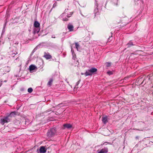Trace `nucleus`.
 <instances>
[{
    "instance_id": "aec40b11",
    "label": "nucleus",
    "mask_w": 153,
    "mask_h": 153,
    "mask_svg": "<svg viewBox=\"0 0 153 153\" xmlns=\"http://www.w3.org/2000/svg\"><path fill=\"white\" fill-rule=\"evenodd\" d=\"M111 36H109V38H108V42H110L112 39V32H111Z\"/></svg>"
},
{
    "instance_id": "c756f323",
    "label": "nucleus",
    "mask_w": 153,
    "mask_h": 153,
    "mask_svg": "<svg viewBox=\"0 0 153 153\" xmlns=\"http://www.w3.org/2000/svg\"><path fill=\"white\" fill-rule=\"evenodd\" d=\"M52 38H55V37L54 36V35H53L52 36Z\"/></svg>"
},
{
    "instance_id": "2f4dec72",
    "label": "nucleus",
    "mask_w": 153,
    "mask_h": 153,
    "mask_svg": "<svg viewBox=\"0 0 153 153\" xmlns=\"http://www.w3.org/2000/svg\"><path fill=\"white\" fill-rule=\"evenodd\" d=\"M56 4V3H55L53 5V7H54V6H55Z\"/></svg>"
},
{
    "instance_id": "39448f33",
    "label": "nucleus",
    "mask_w": 153,
    "mask_h": 153,
    "mask_svg": "<svg viewBox=\"0 0 153 153\" xmlns=\"http://www.w3.org/2000/svg\"><path fill=\"white\" fill-rule=\"evenodd\" d=\"M108 152V149L107 147H104L100 150L97 151V153H107Z\"/></svg>"
},
{
    "instance_id": "0eeeda50",
    "label": "nucleus",
    "mask_w": 153,
    "mask_h": 153,
    "mask_svg": "<svg viewBox=\"0 0 153 153\" xmlns=\"http://www.w3.org/2000/svg\"><path fill=\"white\" fill-rule=\"evenodd\" d=\"M136 45L135 42H133L132 40H130L127 44L126 46L128 48L131 47L132 46L135 45Z\"/></svg>"
},
{
    "instance_id": "6e6552de",
    "label": "nucleus",
    "mask_w": 153,
    "mask_h": 153,
    "mask_svg": "<svg viewBox=\"0 0 153 153\" xmlns=\"http://www.w3.org/2000/svg\"><path fill=\"white\" fill-rule=\"evenodd\" d=\"M39 153H45L46 151V149L44 146H42L40 148Z\"/></svg>"
},
{
    "instance_id": "58836bf2",
    "label": "nucleus",
    "mask_w": 153,
    "mask_h": 153,
    "mask_svg": "<svg viewBox=\"0 0 153 153\" xmlns=\"http://www.w3.org/2000/svg\"><path fill=\"white\" fill-rule=\"evenodd\" d=\"M66 9H65V12H66Z\"/></svg>"
},
{
    "instance_id": "e433bc0d",
    "label": "nucleus",
    "mask_w": 153,
    "mask_h": 153,
    "mask_svg": "<svg viewBox=\"0 0 153 153\" xmlns=\"http://www.w3.org/2000/svg\"><path fill=\"white\" fill-rule=\"evenodd\" d=\"M81 74H82H82H83V73H81Z\"/></svg>"
},
{
    "instance_id": "2eb2a0df",
    "label": "nucleus",
    "mask_w": 153,
    "mask_h": 153,
    "mask_svg": "<svg viewBox=\"0 0 153 153\" xmlns=\"http://www.w3.org/2000/svg\"><path fill=\"white\" fill-rule=\"evenodd\" d=\"M73 13V12H70L69 14H68L67 15H65L66 14H65V13H64L62 14L61 16L62 17H63L65 16H67L68 18H69L72 15Z\"/></svg>"
},
{
    "instance_id": "f8f14e48",
    "label": "nucleus",
    "mask_w": 153,
    "mask_h": 153,
    "mask_svg": "<svg viewBox=\"0 0 153 153\" xmlns=\"http://www.w3.org/2000/svg\"><path fill=\"white\" fill-rule=\"evenodd\" d=\"M40 24L37 21H35L34 24V26L35 27H40Z\"/></svg>"
},
{
    "instance_id": "dca6fc26",
    "label": "nucleus",
    "mask_w": 153,
    "mask_h": 153,
    "mask_svg": "<svg viewBox=\"0 0 153 153\" xmlns=\"http://www.w3.org/2000/svg\"><path fill=\"white\" fill-rule=\"evenodd\" d=\"M53 82V79L52 78H50L49 81L47 85H49V86H51L52 84V83Z\"/></svg>"
},
{
    "instance_id": "412c9836",
    "label": "nucleus",
    "mask_w": 153,
    "mask_h": 153,
    "mask_svg": "<svg viewBox=\"0 0 153 153\" xmlns=\"http://www.w3.org/2000/svg\"><path fill=\"white\" fill-rule=\"evenodd\" d=\"M33 91V89L31 88H28L27 90L28 92L29 93H31Z\"/></svg>"
},
{
    "instance_id": "7c9ffc66",
    "label": "nucleus",
    "mask_w": 153,
    "mask_h": 153,
    "mask_svg": "<svg viewBox=\"0 0 153 153\" xmlns=\"http://www.w3.org/2000/svg\"><path fill=\"white\" fill-rule=\"evenodd\" d=\"M36 50V49L35 48L32 51V52H34Z\"/></svg>"
},
{
    "instance_id": "ddd939ff",
    "label": "nucleus",
    "mask_w": 153,
    "mask_h": 153,
    "mask_svg": "<svg viewBox=\"0 0 153 153\" xmlns=\"http://www.w3.org/2000/svg\"><path fill=\"white\" fill-rule=\"evenodd\" d=\"M16 112L15 111H13L11 112L10 114L7 115L10 118H12V117L14 116L16 114Z\"/></svg>"
},
{
    "instance_id": "cd10ccee",
    "label": "nucleus",
    "mask_w": 153,
    "mask_h": 153,
    "mask_svg": "<svg viewBox=\"0 0 153 153\" xmlns=\"http://www.w3.org/2000/svg\"><path fill=\"white\" fill-rule=\"evenodd\" d=\"M71 52H72V54H74V52L72 48H71Z\"/></svg>"
},
{
    "instance_id": "f704fd0d",
    "label": "nucleus",
    "mask_w": 153,
    "mask_h": 153,
    "mask_svg": "<svg viewBox=\"0 0 153 153\" xmlns=\"http://www.w3.org/2000/svg\"><path fill=\"white\" fill-rule=\"evenodd\" d=\"M126 78H127L125 77L124 79L126 80Z\"/></svg>"
},
{
    "instance_id": "5701e85b",
    "label": "nucleus",
    "mask_w": 153,
    "mask_h": 153,
    "mask_svg": "<svg viewBox=\"0 0 153 153\" xmlns=\"http://www.w3.org/2000/svg\"><path fill=\"white\" fill-rule=\"evenodd\" d=\"M75 46L76 48L78 50V47L79 46V44H78V43H75Z\"/></svg>"
},
{
    "instance_id": "f03ea898",
    "label": "nucleus",
    "mask_w": 153,
    "mask_h": 153,
    "mask_svg": "<svg viewBox=\"0 0 153 153\" xmlns=\"http://www.w3.org/2000/svg\"><path fill=\"white\" fill-rule=\"evenodd\" d=\"M97 71V68L92 67L86 71L85 73V76H91L92 74H95Z\"/></svg>"
},
{
    "instance_id": "c9c22d12",
    "label": "nucleus",
    "mask_w": 153,
    "mask_h": 153,
    "mask_svg": "<svg viewBox=\"0 0 153 153\" xmlns=\"http://www.w3.org/2000/svg\"><path fill=\"white\" fill-rule=\"evenodd\" d=\"M132 54H134L133 53H131V55H132Z\"/></svg>"
},
{
    "instance_id": "4c0bfd02",
    "label": "nucleus",
    "mask_w": 153,
    "mask_h": 153,
    "mask_svg": "<svg viewBox=\"0 0 153 153\" xmlns=\"http://www.w3.org/2000/svg\"><path fill=\"white\" fill-rule=\"evenodd\" d=\"M25 124L26 125V122L25 123Z\"/></svg>"
},
{
    "instance_id": "f3484780",
    "label": "nucleus",
    "mask_w": 153,
    "mask_h": 153,
    "mask_svg": "<svg viewBox=\"0 0 153 153\" xmlns=\"http://www.w3.org/2000/svg\"><path fill=\"white\" fill-rule=\"evenodd\" d=\"M10 70V68L8 66L5 67L4 68V71L6 72H8Z\"/></svg>"
},
{
    "instance_id": "b1692460",
    "label": "nucleus",
    "mask_w": 153,
    "mask_h": 153,
    "mask_svg": "<svg viewBox=\"0 0 153 153\" xmlns=\"http://www.w3.org/2000/svg\"><path fill=\"white\" fill-rule=\"evenodd\" d=\"M73 57L72 58L73 59H74V60H75V59H76V56L75 54H72Z\"/></svg>"
},
{
    "instance_id": "4468645a",
    "label": "nucleus",
    "mask_w": 153,
    "mask_h": 153,
    "mask_svg": "<svg viewBox=\"0 0 153 153\" xmlns=\"http://www.w3.org/2000/svg\"><path fill=\"white\" fill-rule=\"evenodd\" d=\"M63 126L65 128H70L72 127V125L70 124H64L63 125Z\"/></svg>"
},
{
    "instance_id": "c85d7f7f",
    "label": "nucleus",
    "mask_w": 153,
    "mask_h": 153,
    "mask_svg": "<svg viewBox=\"0 0 153 153\" xmlns=\"http://www.w3.org/2000/svg\"><path fill=\"white\" fill-rule=\"evenodd\" d=\"M144 81V80L143 81L141 82V83L140 84L141 85H142L143 84L145 85L146 84V83H143Z\"/></svg>"
},
{
    "instance_id": "f257e3e1",
    "label": "nucleus",
    "mask_w": 153,
    "mask_h": 153,
    "mask_svg": "<svg viewBox=\"0 0 153 153\" xmlns=\"http://www.w3.org/2000/svg\"><path fill=\"white\" fill-rule=\"evenodd\" d=\"M56 132V128L53 127L49 129L47 132V136L51 138L53 137Z\"/></svg>"
},
{
    "instance_id": "20e7f679",
    "label": "nucleus",
    "mask_w": 153,
    "mask_h": 153,
    "mask_svg": "<svg viewBox=\"0 0 153 153\" xmlns=\"http://www.w3.org/2000/svg\"><path fill=\"white\" fill-rule=\"evenodd\" d=\"M95 9L94 10V13L95 14V16L96 14L98 15L100 12L98 8V3L96 1H95Z\"/></svg>"
},
{
    "instance_id": "423d86ee",
    "label": "nucleus",
    "mask_w": 153,
    "mask_h": 153,
    "mask_svg": "<svg viewBox=\"0 0 153 153\" xmlns=\"http://www.w3.org/2000/svg\"><path fill=\"white\" fill-rule=\"evenodd\" d=\"M44 54V55L43 56L47 59H49L51 58L52 57L51 56V55L48 52L46 53V52H45Z\"/></svg>"
},
{
    "instance_id": "a211bd4d",
    "label": "nucleus",
    "mask_w": 153,
    "mask_h": 153,
    "mask_svg": "<svg viewBox=\"0 0 153 153\" xmlns=\"http://www.w3.org/2000/svg\"><path fill=\"white\" fill-rule=\"evenodd\" d=\"M40 27H36L34 29V33H38L40 31Z\"/></svg>"
},
{
    "instance_id": "393cba45",
    "label": "nucleus",
    "mask_w": 153,
    "mask_h": 153,
    "mask_svg": "<svg viewBox=\"0 0 153 153\" xmlns=\"http://www.w3.org/2000/svg\"><path fill=\"white\" fill-rule=\"evenodd\" d=\"M68 18H63L62 20L63 21H68Z\"/></svg>"
},
{
    "instance_id": "a878e982",
    "label": "nucleus",
    "mask_w": 153,
    "mask_h": 153,
    "mask_svg": "<svg viewBox=\"0 0 153 153\" xmlns=\"http://www.w3.org/2000/svg\"><path fill=\"white\" fill-rule=\"evenodd\" d=\"M107 73L109 75H111L112 74L111 72L110 71H108L107 72Z\"/></svg>"
},
{
    "instance_id": "6ab92c4d",
    "label": "nucleus",
    "mask_w": 153,
    "mask_h": 153,
    "mask_svg": "<svg viewBox=\"0 0 153 153\" xmlns=\"http://www.w3.org/2000/svg\"><path fill=\"white\" fill-rule=\"evenodd\" d=\"M18 54V53L16 51H15L14 52H12L10 54L11 55H12V56L14 57V56Z\"/></svg>"
},
{
    "instance_id": "72a5a7b5",
    "label": "nucleus",
    "mask_w": 153,
    "mask_h": 153,
    "mask_svg": "<svg viewBox=\"0 0 153 153\" xmlns=\"http://www.w3.org/2000/svg\"><path fill=\"white\" fill-rule=\"evenodd\" d=\"M107 143V142H105V143H104L103 144H102L101 145H104V144L105 143ZM108 143L109 144L110 143Z\"/></svg>"
},
{
    "instance_id": "7ed1b4c3",
    "label": "nucleus",
    "mask_w": 153,
    "mask_h": 153,
    "mask_svg": "<svg viewBox=\"0 0 153 153\" xmlns=\"http://www.w3.org/2000/svg\"><path fill=\"white\" fill-rule=\"evenodd\" d=\"M11 119L7 115L6 116L4 117L0 120V123L2 125H4L5 123H8L10 121Z\"/></svg>"
},
{
    "instance_id": "1a4fd4ad",
    "label": "nucleus",
    "mask_w": 153,
    "mask_h": 153,
    "mask_svg": "<svg viewBox=\"0 0 153 153\" xmlns=\"http://www.w3.org/2000/svg\"><path fill=\"white\" fill-rule=\"evenodd\" d=\"M67 27L70 31L71 32L73 30L74 27L70 23L68 24Z\"/></svg>"
},
{
    "instance_id": "4be33fe9",
    "label": "nucleus",
    "mask_w": 153,
    "mask_h": 153,
    "mask_svg": "<svg viewBox=\"0 0 153 153\" xmlns=\"http://www.w3.org/2000/svg\"><path fill=\"white\" fill-rule=\"evenodd\" d=\"M105 64L107 67H109L110 66L111 63V62H107Z\"/></svg>"
},
{
    "instance_id": "bb28decb",
    "label": "nucleus",
    "mask_w": 153,
    "mask_h": 153,
    "mask_svg": "<svg viewBox=\"0 0 153 153\" xmlns=\"http://www.w3.org/2000/svg\"><path fill=\"white\" fill-rule=\"evenodd\" d=\"M80 80H79L76 83V86H78V84L79 83Z\"/></svg>"
},
{
    "instance_id": "473e14b6",
    "label": "nucleus",
    "mask_w": 153,
    "mask_h": 153,
    "mask_svg": "<svg viewBox=\"0 0 153 153\" xmlns=\"http://www.w3.org/2000/svg\"><path fill=\"white\" fill-rule=\"evenodd\" d=\"M135 138L136 139H138V138H139V137L138 136H136V137H135Z\"/></svg>"
},
{
    "instance_id": "9d476101",
    "label": "nucleus",
    "mask_w": 153,
    "mask_h": 153,
    "mask_svg": "<svg viewBox=\"0 0 153 153\" xmlns=\"http://www.w3.org/2000/svg\"><path fill=\"white\" fill-rule=\"evenodd\" d=\"M36 68H37L36 66L32 65H30L29 67V69L30 72H32V71L36 69Z\"/></svg>"
},
{
    "instance_id": "9b49d317",
    "label": "nucleus",
    "mask_w": 153,
    "mask_h": 153,
    "mask_svg": "<svg viewBox=\"0 0 153 153\" xmlns=\"http://www.w3.org/2000/svg\"><path fill=\"white\" fill-rule=\"evenodd\" d=\"M102 122L104 124H106L108 122L107 121V116L103 117L102 116Z\"/></svg>"
}]
</instances>
